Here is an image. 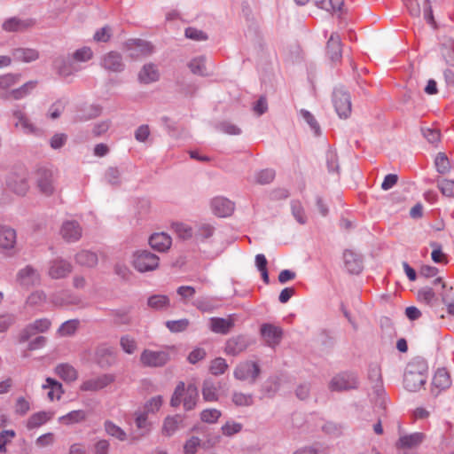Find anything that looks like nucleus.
<instances>
[{
  "mask_svg": "<svg viewBox=\"0 0 454 454\" xmlns=\"http://www.w3.org/2000/svg\"><path fill=\"white\" fill-rule=\"evenodd\" d=\"M199 400V390L193 383L185 386L184 381H179L175 387L170 399V405L174 408L181 403L186 411L193 410Z\"/></svg>",
  "mask_w": 454,
  "mask_h": 454,
  "instance_id": "obj_1",
  "label": "nucleus"
},
{
  "mask_svg": "<svg viewBox=\"0 0 454 454\" xmlns=\"http://www.w3.org/2000/svg\"><path fill=\"white\" fill-rule=\"evenodd\" d=\"M427 364L424 361H412L406 366L403 374V386L411 392L419 390L426 383Z\"/></svg>",
  "mask_w": 454,
  "mask_h": 454,
  "instance_id": "obj_2",
  "label": "nucleus"
},
{
  "mask_svg": "<svg viewBox=\"0 0 454 454\" xmlns=\"http://www.w3.org/2000/svg\"><path fill=\"white\" fill-rule=\"evenodd\" d=\"M159 263V256L148 250H137L133 254L132 265L141 273L155 270Z\"/></svg>",
  "mask_w": 454,
  "mask_h": 454,
  "instance_id": "obj_3",
  "label": "nucleus"
},
{
  "mask_svg": "<svg viewBox=\"0 0 454 454\" xmlns=\"http://www.w3.org/2000/svg\"><path fill=\"white\" fill-rule=\"evenodd\" d=\"M333 104L340 118L346 119L351 114V98L343 86H337L333 92Z\"/></svg>",
  "mask_w": 454,
  "mask_h": 454,
  "instance_id": "obj_4",
  "label": "nucleus"
},
{
  "mask_svg": "<svg viewBox=\"0 0 454 454\" xmlns=\"http://www.w3.org/2000/svg\"><path fill=\"white\" fill-rule=\"evenodd\" d=\"M260 374L261 367L258 363L249 360L238 364L233 372L235 379L250 384L255 383Z\"/></svg>",
  "mask_w": 454,
  "mask_h": 454,
  "instance_id": "obj_5",
  "label": "nucleus"
},
{
  "mask_svg": "<svg viewBox=\"0 0 454 454\" xmlns=\"http://www.w3.org/2000/svg\"><path fill=\"white\" fill-rule=\"evenodd\" d=\"M5 183L12 192L24 196L29 189L28 173L25 168L12 171L7 176Z\"/></svg>",
  "mask_w": 454,
  "mask_h": 454,
  "instance_id": "obj_6",
  "label": "nucleus"
},
{
  "mask_svg": "<svg viewBox=\"0 0 454 454\" xmlns=\"http://www.w3.org/2000/svg\"><path fill=\"white\" fill-rule=\"evenodd\" d=\"M55 182L53 172L51 169L42 168L37 170L35 184L38 191L43 195L49 197L55 192Z\"/></svg>",
  "mask_w": 454,
  "mask_h": 454,
  "instance_id": "obj_7",
  "label": "nucleus"
},
{
  "mask_svg": "<svg viewBox=\"0 0 454 454\" xmlns=\"http://www.w3.org/2000/svg\"><path fill=\"white\" fill-rule=\"evenodd\" d=\"M170 360L168 350L145 349L140 356V362L146 367H162Z\"/></svg>",
  "mask_w": 454,
  "mask_h": 454,
  "instance_id": "obj_8",
  "label": "nucleus"
},
{
  "mask_svg": "<svg viewBox=\"0 0 454 454\" xmlns=\"http://www.w3.org/2000/svg\"><path fill=\"white\" fill-rule=\"evenodd\" d=\"M357 387V378L353 372H340L335 375L329 383L331 391H345Z\"/></svg>",
  "mask_w": 454,
  "mask_h": 454,
  "instance_id": "obj_9",
  "label": "nucleus"
},
{
  "mask_svg": "<svg viewBox=\"0 0 454 454\" xmlns=\"http://www.w3.org/2000/svg\"><path fill=\"white\" fill-rule=\"evenodd\" d=\"M115 381V375L104 373L84 380L80 386L82 391L97 392Z\"/></svg>",
  "mask_w": 454,
  "mask_h": 454,
  "instance_id": "obj_10",
  "label": "nucleus"
},
{
  "mask_svg": "<svg viewBox=\"0 0 454 454\" xmlns=\"http://www.w3.org/2000/svg\"><path fill=\"white\" fill-rule=\"evenodd\" d=\"M72 264L63 258H55L48 263V275L53 279L67 277L72 272Z\"/></svg>",
  "mask_w": 454,
  "mask_h": 454,
  "instance_id": "obj_11",
  "label": "nucleus"
},
{
  "mask_svg": "<svg viewBox=\"0 0 454 454\" xmlns=\"http://www.w3.org/2000/svg\"><path fill=\"white\" fill-rule=\"evenodd\" d=\"M100 66L113 73H121L125 69V63L121 54L118 51H109L102 56Z\"/></svg>",
  "mask_w": 454,
  "mask_h": 454,
  "instance_id": "obj_12",
  "label": "nucleus"
},
{
  "mask_svg": "<svg viewBox=\"0 0 454 454\" xmlns=\"http://www.w3.org/2000/svg\"><path fill=\"white\" fill-rule=\"evenodd\" d=\"M260 333L267 346L270 348L277 347L280 343L283 336L282 328L270 323H265L261 325Z\"/></svg>",
  "mask_w": 454,
  "mask_h": 454,
  "instance_id": "obj_13",
  "label": "nucleus"
},
{
  "mask_svg": "<svg viewBox=\"0 0 454 454\" xmlns=\"http://www.w3.org/2000/svg\"><path fill=\"white\" fill-rule=\"evenodd\" d=\"M253 340L247 335H237L230 338L225 343L224 351L227 355L238 356L252 345Z\"/></svg>",
  "mask_w": 454,
  "mask_h": 454,
  "instance_id": "obj_14",
  "label": "nucleus"
},
{
  "mask_svg": "<svg viewBox=\"0 0 454 454\" xmlns=\"http://www.w3.org/2000/svg\"><path fill=\"white\" fill-rule=\"evenodd\" d=\"M53 67L58 74L62 77L70 76L81 70V67L74 63L73 58L59 56L53 61Z\"/></svg>",
  "mask_w": 454,
  "mask_h": 454,
  "instance_id": "obj_15",
  "label": "nucleus"
},
{
  "mask_svg": "<svg viewBox=\"0 0 454 454\" xmlns=\"http://www.w3.org/2000/svg\"><path fill=\"white\" fill-rule=\"evenodd\" d=\"M17 281L22 286L30 287L40 283V274L33 266L27 265L18 271Z\"/></svg>",
  "mask_w": 454,
  "mask_h": 454,
  "instance_id": "obj_16",
  "label": "nucleus"
},
{
  "mask_svg": "<svg viewBox=\"0 0 454 454\" xmlns=\"http://www.w3.org/2000/svg\"><path fill=\"white\" fill-rule=\"evenodd\" d=\"M184 427V417L180 414L168 416L164 419L161 433L163 435L170 437L174 435L179 429Z\"/></svg>",
  "mask_w": 454,
  "mask_h": 454,
  "instance_id": "obj_17",
  "label": "nucleus"
},
{
  "mask_svg": "<svg viewBox=\"0 0 454 454\" xmlns=\"http://www.w3.org/2000/svg\"><path fill=\"white\" fill-rule=\"evenodd\" d=\"M60 234L67 242L72 243L81 239L82 230L77 222L66 221L61 226Z\"/></svg>",
  "mask_w": 454,
  "mask_h": 454,
  "instance_id": "obj_18",
  "label": "nucleus"
},
{
  "mask_svg": "<svg viewBox=\"0 0 454 454\" xmlns=\"http://www.w3.org/2000/svg\"><path fill=\"white\" fill-rule=\"evenodd\" d=\"M36 81H28L20 88L10 90L9 92L0 93V99L20 100L28 96L32 90L36 87Z\"/></svg>",
  "mask_w": 454,
  "mask_h": 454,
  "instance_id": "obj_19",
  "label": "nucleus"
},
{
  "mask_svg": "<svg viewBox=\"0 0 454 454\" xmlns=\"http://www.w3.org/2000/svg\"><path fill=\"white\" fill-rule=\"evenodd\" d=\"M214 214L219 217H226L234 211V203L223 197H216L211 201Z\"/></svg>",
  "mask_w": 454,
  "mask_h": 454,
  "instance_id": "obj_20",
  "label": "nucleus"
},
{
  "mask_svg": "<svg viewBox=\"0 0 454 454\" xmlns=\"http://www.w3.org/2000/svg\"><path fill=\"white\" fill-rule=\"evenodd\" d=\"M127 45L128 49L132 51L131 57H146L153 52L152 43L142 39L129 40Z\"/></svg>",
  "mask_w": 454,
  "mask_h": 454,
  "instance_id": "obj_21",
  "label": "nucleus"
},
{
  "mask_svg": "<svg viewBox=\"0 0 454 454\" xmlns=\"http://www.w3.org/2000/svg\"><path fill=\"white\" fill-rule=\"evenodd\" d=\"M35 21L32 19L21 20L17 17H12L4 20L2 28L6 32H23L33 27Z\"/></svg>",
  "mask_w": 454,
  "mask_h": 454,
  "instance_id": "obj_22",
  "label": "nucleus"
},
{
  "mask_svg": "<svg viewBox=\"0 0 454 454\" xmlns=\"http://www.w3.org/2000/svg\"><path fill=\"white\" fill-rule=\"evenodd\" d=\"M343 262L346 270L351 274H358L363 270L362 258L352 250H345L343 253Z\"/></svg>",
  "mask_w": 454,
  "mask_h": 454,
  "instance_id": "obj_23",
  "label": "nucleus"
},
{
  "mask_svg": "<svg viewBox=\"0 0 454 454\" xmlns=\"http://www.w3.org/2000/svg\"><path fill=\"white\" fill-rule=\"evenodd\" d=\"M17 243L16 231L9 226L0 227V248L5 251H12Z\"/></svg>",
  "mask_w": 454,
  "mask_h": 454,
  "instance_id": "obj_24",
  "label": "nucleus"
},
{
  "mask_svg": "<svg viewBox=\"0 0 454 454\" xmlns=\"http://www.w3.org/2000/svg\"><path fill=\"white\" fill-rule=\"evenodd\" d=\"M235 320L232 316L227 318L211 317L209 328L213 333L220 334H227L233 328Z\"/></svg>",
  "mask_w": 454,
  "mask_h": 454,
  "instance_id": "obj_25",
  "label": "nucleus"
},
{
  "mask_svg": "<svg viewBox=\"0 0 454 454\" xmlns=\"http://www.w3.org/2000/svg\"><path fill=\"white\" fill-rule=\"evenodd\" d=\"M137 78L140 83L150 84L159 81L160 71L155 64L147 63L142 67Z\"/></svg>",
  "mask_w": 454,
  "mask_h": 454,
  "instance_id": "obj_26",
  "label": "nucleus"
},
{
  "mask_svg": "<svg viewBox=\"0 0 454 454\" xmlns=\"http://www.w3.org/2000/svg\"><path fill=\"white\" fill-rule=\"evenodd\" d=\"M12 58L15 61L30 63L39 59V51L33 48H15L12 51Z\"/></svg>",
  "mask_w": 454,
  "mask_h": 454,
  "instance_id": "obj_27",
  "label": "nucleus"
},
{
  "mask_svg": "<svg viewBox=\"0 0 454 454\" xmlns=\"http://www.w3.org/2000/svg\"><path fill=\"white\" fill-rule=\"evenodd\" d=\"M425 439V434L420 432L404 434L399 438L396 446L402 449H413L419 447Z\"/></svg>",
  "mask_w": 454,
  "mask_h": 454,
  "instance_id": "obj_28",
  "label": "nucleus"
},
{
  "mask_svg": "<svg viewBox=\"0 0 454 454\" xmlns=\"http://www.w3.org/2000/svg\"><path fill=\"white\" fill-rule=\"evenodd\" d=\"M151 247L159 252H166L172 244L171 237L165 232L153 234L149 239Z\"/></svg>",
  "mask_w": 454,
  "mask_h": 454,
  "instance_id": "obj_29",
  "label": "nucleus"
},
{
  "mask_svg": "<svg viewBox=\"0 0 454 454\" xmlns=\"http://www.w3.org/2000/svg\"><path fill=\"white\" fill-rule=\"evenodd\" d=\"M219 383L215 382L212 379H206L202 384V396L206 402H216L219 399Z\"/></svg>",
  "mask_w": 454,
  "mask_h": 454,
  "instance_id": "obj_30",
  "label": "nucleus"
},
{
  "mask_svg": "<svg viewBox=\"0 0 454 454\" xmlns=\"http://www.w3.org/2000/svg\"><path fill=\"white\" fill-rule=\"evenodd\" d=\"M327 54L332 61H339L341 58L340 37L337 33H333L326 45Z\"/></svg>",
  "mask_w": 454,
  "mask_h": 454,
  "instance_id": "obj_31",
  "label": "nucleus"
},
{
  "mask_svg": "<svg viewBox=\"0 0 454 454\" xmlns=\"http://www.w3.org/2000/svg\"><path fill=\"white\" fill-rule=\"evenodd\" d=\"M451 385L450 373L445 368H439L433 378L434 388L439 389V392L449 388Z\"/></svg>",
  "mask_w": 454,
  "mask_h": 454,
  "instance_id": "obj_32",
  "label": "nucleus"
},
{
  "mask_svg": "<svg viewBox=\"0 0 454 454\" xmlns=\"http://www.w3.org/2000/svg\"><path fill=\"white\" fill-rule=\"evenodd\" d=\"M75 262L84 267H94L98 264V258L96 253L90 250H82L75 255Z\"/></svg>",
  "mask_w": 454,
  "mask_h": 454,
  "instance_id": "obj_33",
  "label": "nucleus"
},
{
  "mask_svg": "<svg viewBox=\"0 0 454 454\" xmlns=\"http://www.w3.org/2000/svg\"><path fill=\"white\" fill-rule=\"evenodd\" d=\"M53 416L52 412L48 411H39L32 414L27 422V429L31 430L34 428H37L42 425L45 424L49 421Z\"/></svg>",
  "mask_w": 454,
  "mask_h": 454,
  "instance_id": "obj_34",
  "label": "nucleus"
},
{
  "mask_svg": "<svg viewBox=\"0 0 454 454\" xmlns=\"http://www.w3.org/2000/svg\"><path fill=\"white\" fill-rule=\"evenodd\" d=\"M441 53L446 64L454 67V40L445 38L441 43Z\"/></svg>",
  "mask_w": 454,
  "mask_h": 454,
  "instance_id": "obj_35",
  "label": "nucleus"
},
{
  "mask_svg": "<svg viewBox=\"0 0 454 454\" xmlns=\"http://www.w3.org/2000/svg\"><path fill=\"white\" fill-rule=\"evenodd\" d=\"M104 429L106 434L121 442H124L128 439L127 433L111 420H106L104 422Z\"/></svg>",
  "mask_w": 454,
  "mask_h": 454,
  "instance_id": "obj_36",
  "label": "nucleus"
},
{
  "mask_svg": "<svg viewBox=\"0 0 454 454\" xmlns=\"http://www.w3.org/2000/svg\"><path fill=\"white\" fill-rule=\"evenodd\" d=\"M55 373L67 382L74 381L77 379L76 370L68 364H58L55 368Z\"/></svg>",
  "mask_w": 454,
  "mask_h": 454,
  "instance_id": "obj_37",
  "label": "nucleus"
},
{
  "mask_svg": "<svg viewBox=\"0 0 454 454\" xmlns=\"http://www.w3.org/2000/svg\"><path fill=\"white\" fill-rule=\"evenodd\" d=\"M43 387L50 389L47 395L51 401H53L54 399H60L61 395L63 394L61 383L51 378L46 379V383L43 385Z\"/></svg>",
  "mask_w": 454,
  "mask_h": 454,
  "instance_id": "obj_38",
  "label": "nucleus"
},
{
  "mask_svg": "<svg viewBox=\"0 0 454 454\" xmlns=\"http://www.w3.org/2000/svg\"><path fill=\"white\" fill-rule=\"evenodd\" d=\"M232 403L239 407H249L254 404V395L240 391H234L231 395Z\"/></svg>",
  "mask_w": 454,
  "mask_h": 454,
  "instance_id": "obj_39",
  "label": "nucleus"
},
{
  "mask_svg": "<svg viewBox=\"0 0 454 454\" xmlns=\"http://www.w3.org/2000/svg\"><path fill=\"white\" fill-rule=\"evenodd\" d=\"M188 67L192 73L194 74L201 76L208 74V73L207 72L205 57L200 56L194 58L189 62Z\"/></svg>",
  "mask_w": 454,
  "mask_h": 454,
  "instance_id": "obj_40",
  "label": "nucleus"
},
{
  "mask_svg": "<svg viewBox=\"0 0 454 454\" xmlns=\"http://www.w3.org/2000/svg\"><path fill=\"white\" fill-rule=\"evenodd\" d=\"M147 305L153 309H163L169 306V299L167 295L154 294L148 298Z\"/></svg>",
  "mask_w": 454,
  "mask_h": 454,
  "instance_id": "obj_41",
  "label": "nucleus"
},
{
  "mask_svg": "<svg viewBox=\"0 0 454 454\" xmlns=\"http://www.w3.org/2000/svg\"><path fill=\"white\" fill-rule=\"evenodd\" d=\"M20 74H5L0 76V93L9 92L8 90L12 86L18 83L20 81Z\"/></svg>",
  "mask_w": 454,
  "mask_h": 454,
  "instance_id": "obj_42",
  "label": "nucleus"
},
{
  "mask_svg": "<svg viewBox=\"0 0 454 454\" xmlns=\"http://www.w3.org/2000/svg\"><path fill=\"white\" fill-rule=\"evenodd\" d=\"M291 211L293 216L295 220L301 223L305 224L307 223V216L305 215L304 207L301 205V202L299 200H292L291 201Z\"/></svg>",
  "mask_w": 454,
  "mask_h": 454,
  "instance_id": "obj_43",
  "label": "nucleus"
},
{
  "mask_svg": "<svg viewBox=\"0 0 454 454\" xmlns=\"http://www.w3.org/2000/svg\"><path fill=\"white\" fill-rule=\"evenodd\" d=\"M434 165L437 172L442 175L450 172L451 168L450 160L444 153H437L434 160Z\"/></svg>",
  "mask_w": 454,
  "mask_h": 454,
  "instance_id": "obj_44",
  "label": "nucleus"
},
{
  "mask_svg": "<svg viewBox=\"0 0 454 454\" xmlns=\"http://www.w3.org/2000/svg\"><path fill=\"white\" fill-rule=\"evenodd\" d=\"M78 319H71L61 324L59 328L58 329V333L60 336H71L73 335L79 326Z\"/></svg>",
  "mask_w": 454,
  "mask_h": 454,
  "instance_id": "obj_45",
  "label": "nucleus"
},
{
  "mask_svg": "<svg viewBox=\"0 0 454 454\" xmlns=\"http://www.w3.org/2000/svg\"><path fill=\"white\" fill-rule=\"evenodd\" d=\"M418 300L427 305H433L436 301V296L433 289L429 286L420 288L417 294Z\"/></svg>",
  "mask_w": 454,
  "mask_h": 454,
  "instance_id": "obj_46",
  "label": "nucleus"
},
{
  "mask_svg": "<svg viewBox=\"0 0 454 454\" xmlns=\"http://www.w3.org/2000/svg\"><path fill=\"white\" fill-rule=\"evenodd\" d=\"M215 228L209 223H201L198 226L194 236L197 239L204 241L213 236Z\"/></svg>",
  "mask_w": 454,
  "mask_h": 454,
  "instance_id": "obj_47",
  "label": "nucleus"
},
{
  "mask_svg": "<svg viewBox=\"0 0 454 454\" xmlns=\"http://www.w3.org/2000/svg\"><path fill=\"white\" fill-rule=\"evenodd\" d=\"M87 417V413L83 410H76L68 412L67 415L59 418V421L67 423H78L83 421Z\"/></svg>",
  "mask_w": 454,
  "mask_h": 454,
  "instance_id": "obj_48",
  "label": "nucleus"
},
{
  "mask_svg": "<svg viewBox=\"0 0 454 454\" xmlns=\"http://www.w3.org/2000/svg\"><path fill=\"white\" fill-rule=\"evenodd\" d=\"M172 228L174 229L177 236L182 239H188L192 238L194 234L192 228L190 225L184 223H173Z\"/></svg>",
  "mask_w": 454,
  "mask_h": 454,
  "instance_id": "obj_49",
  "label": "nucleus"
},
{
  "mask_svg": "<svg viewBox=\"0 0 454 454\" xmlns=\"http://www.w3.org/2000/svg\"><path fill=\"white\" fill-rule=\"evenodd\" d=\"M228 369L226 360L223 357L215 358L210 364L209 372L215 376L223 374Z\"/></svg>",
  "mask_w": 454,
  "mask_h": 454,
  "instance_id": "obj_50",
  "label": "nucleus"
},
{
  "mask_svg": "<svg viewBox=\"0 0 454 454\" xmlns=\"http://www.w3.org/2000/svg\"><path fill=\"white\" fill-rule=\"evenodd\" d=\"M300 115L302 119L308 123L311 130L315 133V135L318 136L321 133L320 126L314 115L309 112L308 110L301 109L300 111Z\"/></svg>",
  "mask_w": 454,
  "mask_h": 454,
  "instance_id": "obj_51",
  "label": "nucleus"
},
{
  "mask_svg": "<svg viewBox=\"0 0 454 454\" xmlns=\"http://www.w3.org/2000/svg\"><path fill=\"white\" fill-rule=\"evenodd\" d=\"M437 187L442 195L450 198H454V180L450 179H438Z\"/></svg>",
  "mask_w": 454,
  "mask_h": 454,
  "instance_id": "obj_52",
  "label": "nucleus"
},
{
  "mask_svg": "<svg viewBox=\"0 0 454 454\" xmlns=\"http://www.w3.org/2000/svg\"><path fill=\"white\" fill-rule=\"evenodd\" d=\"M147 412L136 411L135 412V423L138 429L144 430L148 433L151 429V424L148 421Z\"/></svg>",
  "mask_w": 454,
  "mask_h": 454,
  "instance_id": "obj_53",
  "label": "nucleus"
},
{
  "mask_svg": "<svg viewBox=\"0 0 454 454\" xmlns=\"http://www.w3.org/2000/svg\"><path fill=\"white\" fill-rule=\"evenodd\" d=\"M120 345L122 350L127 354H133L137 348V341L129 335H124L120 340Z\"/></svg>",
  "mask_w": 454,
  "mask_h": 454,
  "instance_id": "obj_54",
  "label": "nucleus"
},
{
  "mask_svg": "<svg viewBox=\"0 0 454 454\" xmlns=\"http://www.w3.org/2000/svg\"><path fill=\"white\" fill-rule=\"evenodd\" d=\"M166 326L172 333H180L187 329L189 320L186 318L169 320L166 322Z\"/></svg>",
  "mask_w": 454,
  "mask_h": 454,
  "instance_id": "obj_55",
  "label": "nucleus"
},
{
  "mask_svg": "<svg viewBox=\"0 0 454 454\" xmlns=\"http://www.w3.org/2000/svg\"><path fill=\"white\" fill-rule=\"evenodd\" d=\"M279 388V383L277 378L268 379L262 387V391L269 397L273 396Z\"/></svg>",
  "mask_w": 454,
  "mask_h": 454,
  "instance_id": "obj_56",
  "label": "nucleus"
},
{
  "mask_svg": "<svg viewBox=\"0 0 454 454\" xmlns=\"http://www.w3.org/2000/svg\"><path fill=\"white\" fill-rule=\"evenodd\" d=\"M222 412L217 409H206L200 412V419L206 423H215L221 417Z\"/></svg>",
  "mask_w": 454,
  "mask_h": 454,
  "instance_id": "obj_57",
  "label": "nucleus"
},
{
  "mask_svg": "<svg viewBox=\"0 0 454 454\" xmlns=\"http://www.w3.org/2000/svg\"><path fill=\"white\" fill-rule=\"evenodd\" d=\"M105 178L111 185L117 186L121 184V172L117 168H108L105 173Z\"/></svg>",
  "mask_w": 454,
  "mask_h": 454,
  "instance_id": "obj_58",
  "label": "nucleus"
},
{
  "mask_svg": "<svg viewBox=\"0 0 454 454\" xmlns=\"http://www.w3.org/2000/svg\"><path fill=\"white\" fill-rule=\"evenodd\" d=\"M275 178V171L271 168L262 169L255 176L256 182L260 184H268Z\"/></svg>",
  "mask_w": 454,
  "mask_h": 454,
  "instance_id": "obj_59",
  "label": "nucleus"
},
{
  "mask_svg": "<svg viewBox=\"0 0 454 454\" xmlns=\"http://www.w3.org/2000/svg\"><path fill=\"white\" fill-rule=\"evenodd\" d=\"M93 56V52L90 47H82L76 50L73 53V59L74 61L85 62L90 60Z\"/></svg>",
  "mask_w": 454,
  "mask_h": 454,
  "instance_id": "obj_60",
  "label": "nucleus"
},
{
  "mask_svg": "<svg viewBox=\"0 0 454 454\" xmlns=\"http://www.w3.org/2000/svg\"><path fill=\"white\" fill-rule=\"evenodd\" d=\"M16 322V316L12 313L0 314V333L6 332Z\"/></svg>",
  "mask_w": 454,
  "mask_h": 454,
  "instance_id": "obj_61",
  "label": "nucleus"
},
{
  "mask_svg": "<svg viewBox=\"0 0 454 454\" xmlns=\"http://www.w3.org/2000/svg\"><path fill=\"white\" fill-rule=\"evenodd\" d=\"M200 439L197 436H192L184 444V454H195L200 446Z\"/></svg>",
  "mask_w": 454,
  "mask_h": 454,
  "instance_id": "obj_62",
  "label": "nucleus"
},
{
  "mask_svg": "<svg viewBox=\"0 0 454 454\" xmlns=\"http://www.w3.org/2000/svg\"><path fill=\"white\" fill-rule=\"evenodd\" d=\"M46 294L43 291H35L32 293L26 301V303L29 306H38L45 302Z\"/></svg>",
  "mask_w": 454,
  "mask_h": 454,
  "instance_id": "obj_63",
  "label": "nucleus"
},
{
  "mask_svg": "<svg viewBox=\"0 0 454 454\" xmlns=\"http://www.w3.org/2000/svg\"><path fill=\"white\" fill-rule=\"evenodd\" d=\"M242 424L235 421H227L222 427V432L226 436H232L235 434L239 433L242 430Z\"/></svg>",
  "mask_w": 454,
  "mask_h": 454,
  "instance_id": "obj_64",
  "label": "nucleus"
}]
</instances>
